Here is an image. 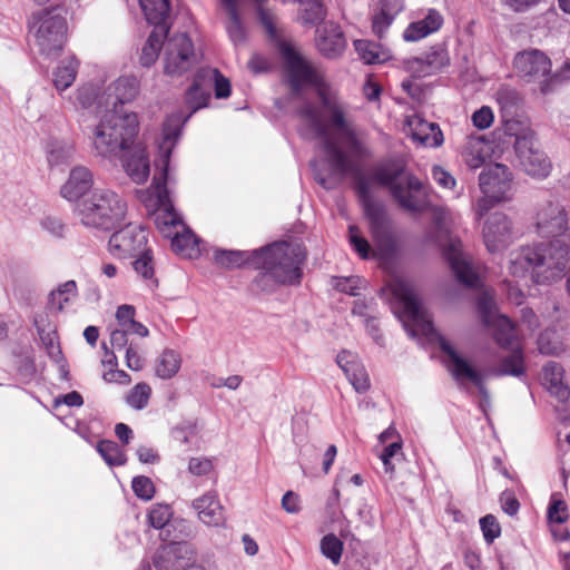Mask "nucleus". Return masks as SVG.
Listing matches in <instances>:
<instances>
[{
    "mask_svg": "<svg viewBox=\"0 0 570 570\" xmlns=\"http://www.w3.org/2000/svg\"><path fill=\"white\" fill-rule=\"evenodd\" d=\"M281 53L288 73L291 88L295 92H299L305 83L316 87L320 106L305 101L296 109V115L306 122L314 137L321 139L322 149L326 153L332 169L342 175L348 173L352 163L342 150V146L333 139L332 131L343 136L353 154L366 156L368 150L363 139V132L347 118L346 105L337 92L330 88L323 72L306 61L288 43L281 46Z\"/></svg>",
    "mask_w": 570,
    "mask_h": 570,
    "instance_id": "f257e3e1",
    "label": "nucleus"
},
{
    "mask_svg": "<svg viewBox=\"0 0 570 570\" xmlns=\"http://www.w3.org/2000/svg\"><path fill=\"white\" fill-rule=\"evenodd\" d=\"M210 99V91L206 83L202 80V75L198 71L194 76L193 83L185 92V105L189 108V114L184 116L181 112L173 114L166 118L163 125V141L159 145V158L156 160V168L159 170L153 178L151 190L156 198L158 214L156 216V224L161 230L165 227L181 225L183 220L178 213L175 210L174 204L169 197L167 184L169 181L168 170L173 148L178 140L184 124L197 110L207 106Z\"/></svg>",
    "mask_w": 570,
    "mask_h": 570,
    "instance_id": "f03ea898",
    "label": "nucleus"
},
{
    "mask_svg": "<svg viewBox=\"0 0 570 570\" xmlns=\"http://www.w3.org/2000/svg\"><path fill=\"white\" fill-rule=\"evenodd\" d=\"M139 92L135 76L119 77L110 83L102 96L106 112L96 126L94 146L100 156H110L125 148L137 136L139 122L135 112L124 109Z\"/></svg>",
    "mask_w": 570,
    "mask_h": 570,
    "instance_id": "7ed1b4c3",
    "label": "nucleus"
},
{
    "mask_svg": "<svg viewBox=\"0 0 570 570\" xmlns=\"http://www.w3.org/2000/svg\"><path fill=\"white\" fill-rule=\"evenodd\" d=\"M391 292L402 303L404 314L412 322V324L403 323L406 333L414 338L420 332L430 341L436 342L439 348L445 355L443 363L452 377L460 384H463L465 381L471 382L481 394L487 395L481 372L461 356L451 343L434 328L433 323L426 318L412 286L406 281L397 278L391 284Z\"/></svg>",
    "mask_w": 570,
    "mask_h": 570,
    "instance_id": "20e7f679",
    "label": "nucleus"
},
{
    "mask_svg": "<svg viewBox=\"0 0 570 570\" xmlns=\"http://www.w3.org/2000/svg\"><path fill=\"white\" fill-rule=\"evenodd\" d=\"M569 262V243L566 239H552L512 253L509 271L514 277L530 275L538 285H549L566 277L564 286L570 293V276L567 274Z\"/></svg>",
    "mask_w": 570,
    "mask_h": 570,
    "instance_id": "39448f33",
    "label": "nucleus"
},
{
    "mask_svg": "<svg viewBox=\"0 0 570 570\" xmlns=\"http://www.w3.org/2000/svg\"><path fill=\"white\" fill-rule=\"evenodd\" d=\"M338 136L341 138L342 144L347 149V150H344L342 148V150L348 156V158L352 163V168L348 173L342 175V174L334 171L332 169L331 165H328L331 175L338 177L340 179H343L345 176H347L350 174H355L354 189H355V193H356L358 200L362 205L364 215H365L366 219L368 220L372 239L379 248L380 256L382 258L387 259L397 252V243H396V238L392 232L391 218L387 215L384 204L382 202L375 200L373 198L368 180L357 171V168L353 161V158L368 157L371 155V151H368V154L366 156L355 155L348 148L343 136L341 134H338ZM366 148H368V147L366 146ZM367 150H370V149H367ZM325 156L327 157L326 154H325ZM326 163L330 164L327 159H326Z\"/></svg>",
    "mask_w": 570,
    "mask_h": 570,
    "instance_id": "423d86ee",
    "label": "nucleus"
},
{
    "mask_svg": "<svg viewBox=\"0 0 570 570\" xmlns=\"http://www.w3.org/2000/svg\"><path fill=\"white\" fill-rule=\"evenodd\" d=\"M371 180L386 188L402 209L410 213H421L424 209L417 195L424 185L409 170L403 155H389L379 160L371 170Z\"/></svg>",
    "mask_w": 570,
    "mask_h": 570,
    "instance_id": "0eeeda50",
    "label": "nucleus"
},
{
    "mask_svg": "<svg viewBox=\"0 0 570 570\" xmlns=\"http://www.w3.org/2000/svg\"><path fill=\"white\" fill-rule=\"evenodd\" d=\"M261 252L256 268L269 269L281 284L299 285L303 277V266L307 252L305 246L296 240L275 242L257 249Z\"/></svg>",
    "mask_w": 570,
    "mask_h": 570,
    "instance_id": "6e6552de",
    "label": "nucleus"
},
{
    "mask_svg": "<svg viewBox=\"0 0 570 570\" xmlns=\"http://www.w3.org/2000/svg\"><path fill=\"white\" fill-rule=\"evenodd\" d=\"M76 210L85 226L110 230L124 219L126 204L110 189H95L77 204Z\"/></svg>",
    "mask_w": 570,
    "mask_h": 570,
    "instance_id": "1a4fd4ad",
    "label": "nucleus"
},
{
    "mask_svg": "<svg viewBox=\"0 0 570 570\" xmlns=\"http://www.w3.org/2000/svg\"><path fill=\"white\" fill-rule=\"evenodd\" d=\"M60 6L43 8L32 12L29 18V32L41 55L56 57L62 50L67 39V20Z\"/></svg>",
    "mask_w": 570,
    "mask_h": 570,
    "instance_id": "9d476101",
    "label": "nucleus"
},
{
    "mask_svg": "<svg viewBox=\"0 0 570 570\" xmlns=\"http://www.w3.org/2000/svg\"><path fill=\"white\" fill-rule=\"evenodd\" d=\"M479 186L483 197L478 199L474 210L481 219L495 204L512 198V174L503 164L488 165L479 176Z\"/></svg>",
    "mask_w": 570,
    "mask_h": 570,
    "instance_id": "9b49d317",
    "label": "nucleus"
},
{
    "mask_svg": "<svg viewBox=\"0 0 570 570\" xmlns=\"http://www.w3.org/2000/svg\"><path fill=\"white\" fill-rule=\"evenodd\" d=\"M513 67L518 77L525 82L539 83L543 95L553 91L564 80L563 76L551 73V60L539 49L518 52L513 59Z\"/></svg>",
    "mask_w": 570,
    "mask_h": 570,
    "instance_id": "f8f14e48",
    "label": "nucleus"
},
{
    "mask_svg": "<svg viewBox=\"0 0 570 570\" xmlns=\"http://www.w3.org/2000/svg\"><path fill=\"white\" fill-rule=\"evenodd\" d=\"M147 21L154 26L146 43L141 49L140 63L150 67L157 60L164 41L169 35L167 22L170 12L168 0H138Z\"/></svg>",
    "mask_w": 570,
    "mask_h": 570,
    "instance_id": "ddd939ff",
    "label": "nucleus"
},
{
    "mask_svg": "<svg viewBox=\"0 0 570 570\" xmlns=\"http://www.w3.org/2000/svg\"><path fill=\"white\" fill-rule=\"evenodd\" d=\"M193 41L187 33H176L164 41V70L169 76H180L196 63Z\"/></svg>",
    "mask_w": 570,
    "mask_h": 570,
    "instance_id": "4468645a",
    "label": "nucleus"
},
{
    "mask_svg": "<svg viewBox=\"0 0 570 570\" xmlns=\"http://www.w3.org/2000/svg\"><path fill=\"white\" fill-rule=\"evenodd\" d=\"M514 150L520 166L529 176L542 179L550 174L551 161L537 147L533 131L515 135Z\"/></svg>",
    "mask_w": 570,
    "mask_h": 570,
    "instance_id": "2eb2a0df",
    "label": "nucleus"
},
{
    "mask_svg": "<svg viewBox=\"0 0 570 570\" xmlns=\"http://www.w3.org/2000/svg\"><path fill=\"white\" fill-rule=\"evenodd\" d=\"M564 368L557 362L550 361L543 366V382L550 395L556 400L553 404L561 424L568 426L570 410L568 400L570 387L563 382Z\"/></svg>",
    "mask_w": 570,
    "mask_h": 570,
    "instance_id": "dca6fc26",
    "label": "nucleus"
},
{
    "mask_svg": "<svg viewBox=\"0 0 570 570\" xmlns=\"http://www.w3.org/2000/svg\"><path fill=\"white\" fill-rule=\"evenodd\" d=\"M442 254L450 266L455 279L465 287H476L479 275L463 252L462 242L450 237L442 246Z\"/></svg>",
    "mask_w": 570,
    "mask_h": 570,
    "instance_id": "f3484780",
    "label": "nucleus"
},
{
    "mask_svg": "<svg viewBox=\"0 0 570 570\" xmlns=\"http://www.w3.org/2000/svg\"><path fill=\"white\" fill-rule=\"evenodd\" d=\"M183 538L174 535L170 543L160 546L155 551L153 566L156 570H177L188 566V561L195 557V550L187 541H180Z\"/></svg>",
    "mask_w": 570,
    "mask_h": 570,
    "instance_id": "a211bd4d",
    "label": "nucleus"
},
{
    "mask_svg": "<svg viewBox=\"0 0 570 570\" xmlns=\"http://www.w3.org/2000/svg\"><path fill=\"white\" fill-rule=\"evenodd\" d=\"M147 232L138 225L128 224L109 238L110 252L119 257H135L147 247Z\"/></svg>",
    "mask_w": 570,
    "mask_h": 570,
    "instance_id": "6ab92c4d",
    "label": "nucleus"
},
{
    "mask_svg": "<svg viewBox=\"0 0 570 570\" xmlns=\"http://www.w3.org/2000/svg\"><path fill=\"white\" fill-rule=\"evenodd\" d=\"M535 226L537 232L542 237L570 242V236L566 234L568 230V213L558 203H548L538 212Z\"/></svg>",
    "mask_w": 570,
    "mask_h": 570,
    "instance_id": "aec40b11",
    "label": "nucleus"
},
{
    "mask_svg": "<svg viewBox=\"0 0 570 570\" xmlns=\"http://www.w3.org/2000/svg\"><path fill=\"white\" fill-rule=\"evenodd\" d=\"M515 238L511 219L497 212L488 217L483 227V240L490 253L505 249Z\"/></svg>",
    "mask_w": 570,
    "mask_h": 570,
    "instance_id": "412c9836",
    "label": "nucleus"
},
{
    "mask_svg": "<svg viewBox=\"0 0 570 570\" xmlns=\"http://www.w3.org/2000/svg\"><path fill=\"white\" fill-rule=\"evenodd\" d=\"M135 138L125 148L115 153L114 156L124 151L121 161L126 174L134 183L144 184L149 177L150 164L146 148L139 144L134 145ZM104 157L110 158L112 155Z\"/></svg>",
    "mask_w": 570,
    "mask_h": 570,
    "instance_id": "4be33fe9",
    "label": "nucleus"
},
{
    "mask_svg": "<svg viewBox=\"0 0 570 570\" xmlns=\"http://www.w3.org/2000/svg\"><path fill=\"white\" fill-rule=\"evenodd\" d=\"M450 63L448 51L440 46L432 47L431 50L419 57H412L404 61L405 69L414 78H424L440 71Z\"/></svg>",
    "mask_w": 570,
    "mask_h": 570,
    "instance_id": "5701e85b",
    "label": "nucleus"
},
{
    "mask_svg": "<svg viewBox=\"0 0 570 570\" xmlns=\"http://www.w3.org/2000/svg\"><path fill=\"white\" fill-rule=\"evenodd\" d=\"M171 507L168 504L156 503L154 504L148 512V522L155 528L161 530L160 535L164 540H167V537L170 534V528H181V532H184L183 537H190L193 534V530L189 523L185 520H174Z\"/></svg>",
    "mask_w": 570,
    "mask_h": 570,
    "instance_id": "b1692460",
    "label": "nucleus"
},
{
    "mask_svg": "<svg viewBox=\"0 0 570 570\" xmlns=\"http://www.w3.org/2000/svg\"><path fill=\"white\" fill-rule=\"evenodd\" d=\"M316 45L318 51L326 58L334 59L340 57L345 47L346 40L341 28L332 22L324 23L317 29Z\"/></svg>",
    "mask_w": 570,
    "mask_h": 570,
    "instance_id": "393cba45",
    "label": "nucleus"
},
{
    "mask_svg": "<svg viewBox=\"0 0 570 570\" xmlns=\"http://www.w3.org/2000/svg\"><path fill=\"white\" fill-rule=\"evenodd\" d=\"M337 365L343 370L347 380L357 393L366 392L371 384L365 367L348 351H342L336 356Z\"/></svg>",
    "mask_w": 570,
    "mask_h": 570,
    "instance_id": "a878e982",
    "label": "nucleus"
},
{
    "mask_svg": "<svg viewBox=\"0 0 570 570\" xmlns=\"http://www.w3.org/2000/svg\"><path fill=\"white\" fill-rule=\"evenodd\" d=\"M191 507L197 511L199 520L209 527L225 523L224 508L215 492H208L195 499Z\"/></svg>",
    "mask_w": 570,
    "mask_h": 570,
    "instance_id": "bb28decb",
    "label": "nucleus"
},
{
    "mask_svg": "<svg viewBox=\"0 0 570 570\" xmlns=\"http://www.w3.org/2000/svg\"><path fill=\"white\" fill-rule=\"evenodd\" d=\"M94 185L91 171L83 166L71 169L68 180L62 185L60 194L69 202L81 198Z\"/></svg>",
    "mask_w": 570,
    "mask_h": 570,
    "instance_id": "cd10ccee",
    "label": "nucleus"
},
{
    "mask_svg": "<svg viewBox=\"0 0 570 570\" xmlns=\"http://www.w3.org/2000/svg\"><path fill=\"white\" fill-rule=\"evenodd\" d=\"M257 249L254 250H238V249H222L214 250V262L217 266L225 269L243 268L252 266L256 268L258 258Z\"/></svg>",
    "mask_w": 570,
    "mask_h": 570,
    "instance_id": "c85d7f7f",
    "label": "nucleus"
},
{
    "mask_svg": "<svg viewBox=\"0 0 570 570\" xmlns=\"http://www.w3.org/2000/svg\"><path fill=\"white\" fill-rule=\"evenodd\" d=\"M33 324L48 356L52 361H61L63 353L61 351L56 326L52 325L45 315H36Z\"/></svg>",
    "mask_w": 570,
    "mask_h": 570,
    "instance_id": "c756f323",
    "label": "nucleus"
},
{
    "mask_svg": "<svg viewBox=\"0 0 570 570\" xmlns=\"http://www.w3.org/2000/svg\"><path fill=\"white\" fill-rule=\"evenodd\" d=\"M411 130L412 139L422 146L440 147L443 144V134L435 122L420 119Z\"/></svg>",
    "mask_w": 570,
    "mask_h": 570,
    "instance_id": "7c9ffc66",
    "label": "nucleus"
},
{
    "mask_svg": "<svg viewBox=\"0 0 570 570\" xmlns=\"http://www.w3.org/2000/svg\"><path fill=\"white\" fill-rule=\"evenodd\" d=\"M225 10L228 16V20L226 22V31L230 39V41L235 46H239L245 43L246 41V29L242 22L238 7L235 4L233 0H225Z\"/></svg>",
    "mask_w": 570,
    "mask_h": 570,
    "instance_id": "2f4dec72",
    "label": "nucleus"
},
{
    "mask_svg": "<svg viewBox=\"0 0 570 570\" xmlns=\"http://www.w3.org/2000/svg\"><path fill=\"white\" fill-rule=\"evenodd\" d=\"M354 47L360 58L367 65L383 63L391 58L387 50L370 40H355Z\"/></svg>",
    "mask_w": 570,
    "mask_h": 570,
    "instance_id": "473e14b6",
    "label": "nucleus"
},
{
    "mask_svg": "<svg viewBox=\"0 0 570 570\" xmlns=\"http://www.w3.org/2000/svg\"><path fill=\"white\" fill-rule=\"evenodd\" d=\"M199 238L189 229L184 226L181 234H176L171 239V248L175 253L188 257L195 258L200 254Z\"/></svg>",
    "mask_w": 570,
    "mask_h": 570,
    "instance_id": "72a5a7b5",
    "label": "nucleus"
},
{
    "mask_svg": "<svg viewBox=\"0 0 570 570\" xmlns=\"http://www.w3.org/2000/svg\"><path fill=\"white\" fill-rule=\"evenodd\" d=\"M198 73L202 75V80L206 83L208 91L214 86L217 99H225L230 96V82L218 69L202 68L198 70Z\"/></svg>",
    "mask_w": 570,
    "mask_h": 570,
    "instance_id": "f704fd0d",
    "label": "nucleus"
},
{
    "mask_svg": "<svg viewBox=\"0 0 570 570\" xmlns=\"http://www.w3.org/2000/svg\"><path fill=\"white\" fill-rule=\"evenodd\" d=\"M180 365V354L175 350L166 348L156 362V375L163 380H169L178 373Z\"/></svg>",
    "mask_w": 570,
    "mask_h": 570,
    "instance_id": "c9c22d12",
    "label": "nucleus"
},
{
    "mask_svg": "<svg viewBox=\"0 0 570 570\" xmlns=\"http://www.w3.org/2000/svg\"><path fill=\"white\" fill-rule=\"evenodd\" d=\"M79 62L73 58L63 59L53 72V85L57 90L69 88L77 76Z\"/></svg>",
    "mask_w": 570,
    "mask_h": 570,
    "instance_id": "e433bc0d",
    "label": "nucleus"
},
{
    "mask_svg": "<svg viewBox=\"0 0 570 570\" xmlns=\"http://www.w3.org/2000/svg\"><path fill=\"white\" fill-rule=\"evenodd\" d=\"M494 374L497 376L512 375L517 377L523 375L524 360L522 348L510 351L508 355L503 356Z\"/></svg>",
    "mask_w": 570,
    "mask_h": 570,
    "instance_id": "4c0bfd02",
    "label": "nucleus"
},
{
    "mask_svg": "<svg viewBox=\"0 0 570 570\" xmlns=\"http://www.w3.org/2000/svg\"><path fill=\"white\" fill-rule=\"evenodd\" d=\"M132 267L135 272L145 281L149 282L151 288L158 287V279L155 277V264L153 258V252L146 248L137 256H135Z\"/></svg>",
    "mask_w": 570,
    "mask_h": 570,
    "instance_id": "58836bf2",
    "label": "nucleus"
},
{
    "mask_svg": "<svg viewBox=\"0 0 570 570\" xmlns=\"http://www.w3.org/2000/svg\"><path fill=\"white\" fill-rule=\"evenodd\" d=\"M348 240H350V244L353 247V249L363 259H367L371 256H373V257H376V258H379L381 261L389 262V261H391L396 255V253H395L393 256H391L387 259L386 258H382L380 256L379 248H376V250H372L370 243L367 242V239L365 237H363L361 235L358 227L355 226V225H350L348 226ZM375 247H377V246L375 245Z\"/></svg>",
    "mask_w": 570,
    "mask_h": 570,
    "instance_id": "ea45409f",
    "label": "nucleus"
},
{
    "mask_svg": "<svg viewBox=\"0 0 570 570\" xmlns=\"http://www.w3.org/2000/svg\"><path fill=\"white\" fill-rule=\"evenodd\" d=\"M462 156L470 168L476 169L481 167L485 161L484 139L481 137H470L463 147Z\"/></svg>",
    "mask_w": 570,
    "mask_h": 570,
    "instance_id": "a19ab883",
    "label": "nucleus"
},
{
    "mask_svg": "<svg viewBox=\"0 0 570 570\" xmlns=\"http://www.w3.org/2000/svg\"><path fill=\"white\" fill-rule=\"evenodd\" d=\"M538 348L541 354L558 355L564 351L561 335L556 328H547L538 337Z\"/></svg>",
    "mask_w": 570,
    "mask_h": 570,
    "instance_id": "79ce46f5",
    "label": "nucleus"
},
{
    "mask_svg": "<svg viewBox=\"0 0 570 570\" xmlns=\"http://www.w3.org/2000/svg\"><path fill=\"white\" fill-rule=\"evenodd\" d=\"M261 272L254 277L250 283V289L256 294H273L279 286H287L281 284L275 278L274 274L267 268H259Z\"/></svg>",
    "mask_w": 570,
    "mask_h": 570,
    "instance_id": "37998d69",
    "label": "nucleus"
},
{
    "mask_svg": "<svg viewBox=\"0 0 570 570\" xmlns=\"http://www.w3.org/2000/svg\"><path fill=\"white\" fill-rule=\"evenodd\" d=\"M97 451L110 466L124 465L127 461L125 452L110 440H101L97 444Z\"/></svg>",
    "mask_w": 570,
    "mask_h": 570,
    "instance_id": "c03bdc74",
    "label": "nucleus"
},
{
    "mask_svg": "<svg viewBox=\"0 0 570 570\" xmlns=\"http://www.w3.org/2000/svg\"><path fill=\"white\" fill-rule=\"evenodd\" d=\"M497 101L504 112V116H512L519 107L521 97L515 89L503 86L497 91Z\"/></svg>",
    "mask_w": 570,
    "mask_h": 570,
    "instance_id": "a18cd8bd",
    "label": "nucleus"
},
{
    "mask_svg": "<svg viewBox=\"0 0 570 570\" xmlns=\"http://www.w3.org/2000/svg\"><path fill=\"white\" fill-rule=\"evenodd\" d=\"M322 554L337 566L341 562L343 553V542L333 533H328L321 539L320 543Z\"/></svg>",
    "mask_w": 570,
    "mask_h": 570,
    "instance_id": "49530a36",
    "label": "nucleus"
},
{
    "mask_svg": "<svg viewBox=\"0 0 570 570\" xmlns=\"http://www.w3.org/2000/svg\"><path fill=\"white\" fill-rule=\"evenodd\" d=\"M151 389L147 383H138L126 396V403L135 410H142L147 406Z\"/></svg>",
    "mask_w": 570,
    "mask_h": 570,
    "instance_id": "de8ad7c7",
    "label": "nucleus"
},
{
    "mask_svg": "<svg viewBox=\"0 0 570 570\" xmlns=\"http://www.w3.org/2000/svg\"><path fill=\"white\" fill-rule=\"evenodd\" d=\"M302 20L305 23L317 24L325 18L324 6L321 0H303Z\"/></svg>",
    "mask_w": 570,
    "mask_h": 570,
    "instance_id": "09e8293b",
    "label": "nucleus"
},
{
    "mask_svg": "<svg viewBox=\"0 0 570 570\" xmlns=\"http://www.w3.org/2000/svg\"><path fill=\"white\" fill-rule=\"evenodd\" d=\"M569 518L567 502L560 493H552L547 510V519L558 522H566Z\"/></svg>",
    "mask_w": 570,
    "mask_h": 570,
    "instance_id": "8fccbe9b",
    "label": "nucleus"
},
{
    "mask_svg": "<svg viewBox=\"0 0 570 570\" xmlns=\"http://www.w3.org/2000/svg\"><path fill=\"white\" fill-rule=\"evenodd\" d=\"M484 541L488 544L494 542L501 535V525L493 514H487L479 520Z\"/></svg>",
    "mask_w": 570,
    "mask_h": 570,
    "instance_id": "3c124183",
    "label": "nucleus"
},
{
    "mask_svg": "<svg viewBox=\"0 0 570 570\" xmlns=\"http://www.w3.org/2000/svg\"><path fill=\"white\" fill-rule=\"evenodd\" d=\"M73 156V147L69 144L57 142L52 146L48 155V161L51 166L67 164Z\"/></svg>",
    "mask_w": 570,
    "mask_h": 570,
    "instance_id": "603ef678",
    "label": "nucleus"
},
{
    "mask_svg": "<svg viewBox=\"0 0 570 570\" xmlns=\"http://www.w3.org/2000/svg\"><path fill=\"white\" fill-rule=\"evenodd\" d=\"M365 284V279L360 276L336 277L334 287L342 293L351 296L360 295L358 289Z\"/></svg>",
    "mask_w": 570,
    "mask_h": 570,
    "instance_id": "864d4df0",
    "label": "nucleus"
},
{
    "mask_svg": "<svg viewBox=\"0 0 570 570\" xmlns=\"http://www.w3.org/2000/svg\"><path fill=\"white\" fill-rule=\"evenodd\" d=\"M131 488L134 493L145 500H150L155 494V487L153 481L145 475H138L132 479Z\"/></svg>",
    "mask_w": 570,
    "mask_h": 570,
    "instance_id": "5fc2aeb1",
    "label": "nucleus"
},
{
    "mask_svg": "<svg viewBox=\"0 0 570 570\" xmlns=\"http://www.w3.org/2000/svg\"><path fill=\"white\" fill-rule=\"evenodd\" d=\"M503 321H504V323L508 326V331H498L495 333V341H497V343L502 348L510 350V351H513V350H517V348H521L519 346L518 341H517V336L514 334V330H513L512 323L507 317H504Z\"/></svg>",
    "mask_w": 570,
    "mask_h": 570,
    "instance_id": "6e6d98bb",
    "label": "nucleus"
},
{
    "mask_svg": "<svg viewBox=\"0 0 570 570\" xmlns=\"http://www.w3.org/2000/svg\"><path fill=\"white\" fill-rule=\"evenodd\" d=\"M393 21V18L387 16L386 12L377 7L372 16V30L380 39H382L385 31L389 29Z\"/></svg>",
    "mask_w": 570,
    "mask_h": 570,
    "instance_id": "4d7b16f0",
    "label": "nucleus"
},
{
    "mask_svg": "<svg viewBox=\"0 0 570 570\" xmlns=\"http://www.w3.org/2000/svg\"><path fill=\"white\" fill-rule=\"evenodd\" d=\"M77 295V283L73 279L67 281L63 284L59 285L57 289H53L49 293L48 296V307L56 306V296H76Z\"/></svg>",
    "mask_w": 570,
    "mask_h": 570,
    "instance_id": "13d9d810",
    "label": "nucleus"
},
{
    "mask_svg": "<svg viewBox=\"0 0 570 570\" xmlns=\"http://www.w3.org/2000/svg\"><path fill=\"white\" fill-rule=\"evenodd\" d=\"M493 112L490 107L483 106L472 115V122L478 129H487L493 122Z\"/></svg>",
    "mask_w": 570,
    "mask_h": 570,
    "instance_id": "bf43d9fd",
    "label": "nucleus"
},
{
    "mask_svg": "<svg viewBox=\"0 0 570 570\" xmlns=\"http://www.w3.org/2000/svg\"><path fill=\"white\" fill-rule=\"evenodd\" d=\"M430 33L431 31L429 30V28L419 20L410 23V26L405 29L403 33V38L406 41H417L429 36Z\"/></svg>",
    "mask_w": 570,
    "mask_h": 570,
    "instance_id": "052dcab7",
    "label": "nucleus"
},
{
    "mask_svg": "<svg viewBox=\"0 0 570 570\" xmlns=\"http://www.w3.org/2000/svg\"><path fill=\"white\" fill-rule=\"evenodd\" d=\"M188 470L194 475H206L213 470V463L206 458H191Z\"/></svg>",
    "mask_w": 570,
    "mask_h": 570,
    "instance_id": "680f3d73",
    "label": "nucleus"
},
{
    "mask_svg": "<svg viewBox=\"0 0 570 570\" xmlns=\"http://www.w3.org/2000/svg\"><path fill=\"white\" fill-rule=\"evenodd\" d=\"M500 503L502 510L509 515L517 514L520 509V503L511 491H504L501 493Z\"/></svg>",
    "mask_w": 570,
    "mask_h": 570,
    "instance_id": "e2e57ef3",
    "label": "nucleus"
},
{
    "mask_svg": "<svg viewBox=\"0 0 570 570\" xmlns=\"http://www.w3.org/2000/svg\"><path fill=\"white\" fill-rule=\"evenodd\" d=\"M41 226L55 237H62L65 225L61 219L52 216H47L41 220Z\"/></svg>",
    "mask_w": 570,
    "mask_h": 570,
    "instance_id": "0e129e2a",
    "label": "nucleus"
},
{
    "mask_svg": "<svg viewBox=\"0 0 570 570\" xmlns=\"http://www.w3.org/2000/svg\"><path fill=\"white\" fill-rule=\"evenodd\" d=\"M282 508L291 514H296L301 511V501L297 493L287 491L282 498Z\"/></svg>",
    "mask_w": 570,
    "mask_h": 570,
    "instance_id": "69168bd1",
    "label": "nucleus"
},
{
    "mask_svg": "<svg viewBox=\"0 0 570 570\" xmlns=\"http://www.w3.org/2000/svg\"><path fill=\"white\" fill-rule=\"evenodd\" d=\"M135 307L132 305H120L116 312V318L121 326V328H126L131 322L135 321Z\"/></svg>",
    "mask_w": 570,
    "mask_h": 570,
    "instance_id": "338daca9",
    "label": "nucleus"
},
{
    "mask_svg": "<svg viewBox=\"0 0 570 570\" xmlns=\"http://www.w3.org/2000/svg\"><path fill=\"white\" fill-rule=\"evenodd\" d=\"M432 176L433 179L444 188H453L455 186V179L453 176L441 166H433Z\"/></svg>",
    "mask_w": 570,
    "mask_h": 570,
    "instance_id": "774afa93",
    "label": "nucleus"
}]
</instances>
